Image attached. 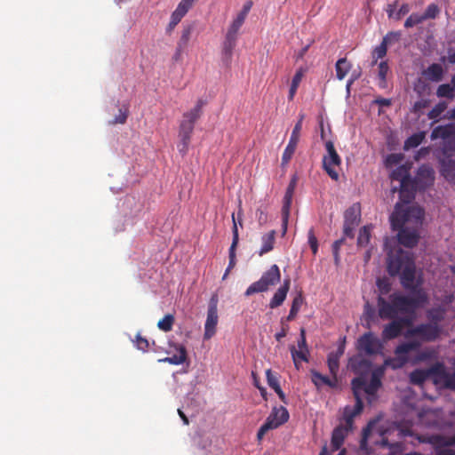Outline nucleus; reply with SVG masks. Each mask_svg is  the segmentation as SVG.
<instances>
[{
    "instance_id": "nucleus-1",
    "label": "nucleus",
    "mask_w": 455,
    "mask_h": 455,
    "mask_svg": "<svg viewBox=\"0 0 455 455\" xmlns=\"http://www.w3.org/2000/svg\"><path fill=\"white\" fill-rule=\"evenodd\" d=\"M387 268L391 276L400 275L401 284L404 289L414 290L416 267L411 253L399 250L389 254Z\"/></svg>"
},
{
    "instance_id": "nucleus-2",
    "label": "nucleus",
    "mask_w": 455,
    "mask_h": 455,
    "mask_svg": "<svg viewBox=\"0 0 455 455\" xmlns=\"http://www.w3.org/2000/svg\"><path fill=\"white\" fill-rule=\"evenodd\" d=\"M409 203H403L399 201L395 205V210L390 216L391 227L393 229L400 228L405 226L407 223H411L413 227L419 228L421 226L425 212L420 206H408L404 207V204Z\"/></svg>"
},
{
    "instance_id": "nucleus-3",
    "label": "nucleus",
    "mask_w": 455,
    "mask_h": 455,
    "mask_svg": "<svg viewBox=\"0 0 455 455\" xmlns=\"http://www.w3.org/2000/svg\"><path fill=\"white\" fill-rule=\"evenodd\" d=\"M204 105V101L203 100H198L192 109L183 114V118L179 128V138L180 141L178 145L179 151L183 156L188 151L195 124L202 116Z\"/></svg>"
},
{
    "instance_id": "nucleus-4",
    "label": "nucleus",
    "mask_w": 455,
    "mask_h": 455,
    "mask_svg": "<svg viewBox=\"0 0 455 455\" xmlns=\"http://www.w3.org/2000/svg\"><path fill=\"white\" fill-rule=\"evenodd\" d=\"M413 296H404L397 293H393L389 296L390 300L394 303L396 314L401 313H414V311L427 302V297L422 290H414Z\"/></svg>"
},
{
    "instance_id": "nucleus-5",
    "label": "nucleus",
    "mask_w": 455,
    "mask_h": 455,
    "mask_svg": "<svg viewBox=\"0 0 455 455\" xmlns=\"http://www.w3.org/2000/svg\"><path fill=\"white\" fill-rule=\"evenodd\" d=\"M411 165V163L399 165L390 174L391 180L400 182L399 199L403 203H411L414 199V195L411 193V177L410 175Z\"/></svg>"
},
{
    "instance_id": "nucleus-6",
    "label": "nucleus",
    "mask_w": 455,
    "mask_h": 455,
    "mask_svg": "<svg viewBox=\"0 0 455 455\" xmlns=\"http://www.w3.org/2000/svg\"><path fill=\"white\" fill-rule=\"evenodd\" d=\"M383 376L382 369H376L371 372L370 380L364 376L355 378L352 380V388L355 398H360L359 394L364 392L369 395H373L381 386V378Z\"/></svg>"
},
{
    "instance_id": "nucleus-7",
    "label": "nucleus",
    "mask_w": 455,
    "mask_h": 455,
    "mask_svg": "<svg viewBox=\"0 0 455 455\" xmlns=\"http://www.w3.org/2000/svg\"><path fill=\"white\" fill-rule=\"evenodd\" d=\"M281 280L279 267L272 265L269 269L263 273L259 280L252 283L245 291L244 295L249 297L254 293L267 291L270 286L278 283Z\"/></svg>"
},
{
    "instance_id": "nucleus-8",
    "label": "nucleus",
    "mask_w": 455,
    "mask_h": 455,
    "mask_svg": "<svg viewBox=\"0 0 455 455\" xmlns=\"http://www.w3.org/2000/svg\"><path fill=\"white\" fill-rule=\"evenodd\" d=\"M420 347L418 339L403 342L395 348V357L386 359L384 364L393 370L403 368L409 362L408 354L419 350Z\"/></svg>"
},
{
    "instance_id": "nucleus-9",
    "label": "nucleus",
    "mask_w": 455,
    "mask_h": 455,
    "mask_svg": "<svg viewBox=\"0 0 455 455\" xmlns=\"http://www.w3.org/2000/svg\"><path fill=\"white\" fill-rule=\"evenodd\" d=\"M442 328L436 323H420L416 326L409 328L404 337L409 339L418 337L419 342H433L435 341L441 335Z\"/></svg>"
},
{
    "instance_id": "nucleus-10",
    "label": "nucleus",
    "mask_w": 455,
    "mask_h": 455,
    "mask_svg": "<svg viewBox=\"0 0 455 455\" xmlns=\"http://www.w3.org/2000/svg\"><path fill=\"white\" fill-rule=\"evenodd\" d=\"M289 419L288 411L283 407H274L265 422L257 433V440L261 442L264 435L270 430L275 429L287 422Z\"/></svg>"
},
{
    "instance_id": "nucleus-11",
    "label": "nucleus",
    "mask_w": 455,
    "mask_h": 455,
    "mask_svg": "<svg viewBox=\"0 0 455 455\" xmlns=\"http://www.w3.org/2000/svg\"><path fill=\"white\" fill-rule=\"evenodd\" d=\"M435 180V171L429 164H422L419 167L414 178H411V193L425 190L432 186Z\"/></svg>"
},
{
    "instance_id": "nucleus-12",
    "label": "nucleus",
    "mask_w": 455,
    "mask_h": 455,
    "mask_svg": "<svg viewBox=\"0 0 455 455\" xmlns=\"http://www.w3.org/2000/svg\"><path fill=\"white\" fill-rule=\"evenodd\" d=\"M218 302V296L213 294L211 297L208 304L207 317L204 323V339H212L216 333V327L219 321Z\"/></svg>"
},
{
    "instance_id": "nucleus-13",
    "label": "nucleus",
    "mask_w": 455,
    "mask_h": 455,
    "mask_svg": "<svg viewBox=\"0 0 455 455\" xmlns=\"http://www.w3.org/2000/svg\"><path fill=\"white\" fill-rule=\"evenodd\" d=\"M325 148L327 155L323 158V167L327 174L333 180H339V173L334 170V166H339L341 158L337 153L332 141L328 140L325 142Z\"/></svg>"
},
{
    "instance_id": "nucleus-14",
    "label": "nucleus",
    "mask_w": 455,
    "mask_h": 455,
    "mask_svg": "<svg viewBox=\"0 0 455 455\" xmlns=\"http://www.w3.org/2000/svg\"><path fill=\"white\" fill-rule=\"evenodd\" d=\"M240 28V26L232 22L225 36V39L222 43L221 53L222 60L226 65H229L231 62L233 51L236 45L238 32Z\"/></svg>"
},
{
    "instance_id": "nucleus-15",
    "label": "nucleus",
    "mask_w": 455,
    "mask_h": 455,
    "mask_svg": "<svg viewBox=\"0 0 455 455\" xmlns=\"http://www.w3.org/2000/svg\"><path fill=\"white\" fill-rule=\"evenodd\" d=\"M298 183V177L294 174L286 188L283 199V207H282V228L283 235H285L287 232L288 221L290 217V211L292 203V198L294 195L295 188Z\"/></svg>"
},
{
    "instance_id": "nucleus-16",
    "label": "nucleus",
    "mask_w": 455,
    "mask_h": 455,
    "mask_svg": "<svg viewBox=\"0 0 455 455\" xmlns=\"http://www.w3.org/2000/svg\"><path fill=\"white\" fill-rule=\"evenodd\" d=\"M358 348L365 352V354L371 355L378 354L381 348L382 344L372 332H366L358 339Z\"/></svg>"
},
{
    "instance_id": "nucleus-17",
    "label": "nucleus",
    "mask_w": 455,
    "mask_h": 455,
    "mask_svg": "<svg viewBox=\"0 0 455 455\" xmlns=\"http://www.w3.org/2000/svg\"><path fill=\"white\" fill-rule=\"evenodd\" d=\"M418 228L416 227L410 228L405 226L396 228L395 230H398L397 238L399 243L408 248L416 246L419 239Z\"/></svg>"
},
{
    "instance_id": "nucleus-18",
    "label": "nucleus",
    "mask_w": 455,
    "mask_h": 455,
    "mask_svg": "<svg viewBox=\"0 0 455 455\" xmlns=\"http://www.w3.org/2000/svg\"><path fill=\"white\" fill-rule=\"evenodd\" d=\"M232 220H233V228H232L233 239H232V243H231V246H230L229 251H228L229 262H228V266L225 271V274L222 277L223 279H225L228 276L229 271L231 269H233L236 264L235 250H236V247H237V244L239 242V234H238V228H237V222H236L234 213L232 214Z\"/></svg>"
},
{
    "instance_id": "nucleus-19",
    "label": "nucleus",
    "mask_w": 455,
    "mask_h": 455,
    "mask_svg": "<svg viewBox=\"0 0 455 455\" xmlns=\"http://www.w3.org/2000/svg\"><path fill=\"white\" fill-rule=\"evenodd\" d=\"M355 401L356 403L354 406H346L343 411L344 426L350 429H353L355 417L359 415L363 409V400Z\"/></svg>"
},
{
    "instance_id": "nucleus-20",
    "label": "nucleus",
    "mask_w": 455,
    "mask_h": 455,
    "mask_svg": "<svg viewBox=\"0 0 455 455\" xmlns=\"http://www.w3.org/2000/svg\"><path fill=\"white\" fill-rule=\"evenodd\" d=\"M352 429L343 425L336 427L331 434V445L332 451H338L344 443L345 438Z\"/></svg>"
},
{
    "instance_id": "nucleus-21",
    "label": "nucleus",
    "mask_w": 455,
    "mask_h": 455,
    "mask_svg": "<svg viewBox=\"0 0 455 455\" xmlns=\"http://www.w3.org/2000/svg\"><path fill=\"white\" fill-rule=\"evenodd\" d=\"M291 280L286 278L283 280V284L277 289L269 302V307L274 309L280 307L286 299L287 293L290 290Z\"/></svg>"
},
{
    "instance_id": "nucleus-22",
    "label": "nucleus",
    "mask_w": 455,
    "mask_h": 455,
    "mask_svg": "<svg viewBox=\"0 0 455 455\" xmlns=\"http://www.w3.org/2000/svg\"><path fill=\"white\" fill-rule=\"evenodd\" d=\"M441 173L448 181H455V156L450 157H442Z\"/></svg>"
},
{
    "instance_id": "nucleus-23",
    "label": "nucleus",
    "mask_w": 455,
    "mask_h": 455,
    "mask_svg": "<svg viewBox=\"0 0 455 455\" xmlns=\"http://www.w3.org/2000/svg\"><path fill=\"white\" fill-rule=\"evenodd\" d=\"M377 303L379 307V315L381 319H394L396 317V310L392 301L387 302L382 296H379Z\"/></svg>"
},
{
    "instance_id": "nucleus-24",
    "label": "nucleus",
    "mask_w": 455,
    "mask_h": 455,
    "mask_svg": "<svg viewBox=\"0 0 455 455\" xmlns=\"http://www.w3.org/2000/svg\"><path fill=\"white\" fill-rule=\"evenodd\" d=\"M361 220V205L359 203L353 204L344 213V223L358 225Z\"/></svg>"
},
{
    "instance_id": "nucleus-25",
    "label": "nucleus",
    "mask_w": 455,
    "mask_h": 455,
    "mask_svg": "<svg viewBox=\"0 0 455 455\" xmlns=\"http://www.w3.org/2000/svg\"><path fill=\"white\" fill-rule=\"evenodd\" d=\"M401 333L402 327L394 318L392 322L384 326L381 335L384 340H391L399 337Z\"/></svg>"
},
{
    "instance_id": "nucleus-26",
    "label": "nucleus",
    "mask_w": 455,
    "mask_h": 455,
    "mask_svg": "<svg viewBox=\"0 0 455 455\" xmlns=\"http://www.w3.org/2000/svg\"><path fill=\"white\" fill-rule=\"evenodd\" d=\"M311 379L314 384L317 387L328 386L330 387H335L338 384V379L335 376H324L318 371H313L311 373Z\"/></svg>"
},
{
    "instance_id": "nucleus-27",
    "label": "nucleus",
    "mask_w": 455,
    "mask_h": 455,
    "mask_svg": "<svg viewBox=\"0 0 455 455\" xmlns=\"http://www.w3.org/2000/svg\"><path fill=\"white\" fill-rule=\"evenodd\" d=\"M455 134V127L452 124L439 125L435 127L431 132V139H442L443 141L449 140Z\"/></svg>"
},
{
    "instance_id": "nucleus-28",
    "label": "nucleus",
    "mask_w": 455,
    "mask_h": 455,
    "mask_svg": "<svg viewBox=\"0 0 455 455\" xmlns=\"http://www.w3.org/2000/svg\"><path fill=\"white\" fill-rule=\"evenodd\" d=\"M187 405H183L182 408L178 409V413L185 425L189 424L188 416H195L197 411L196 400H187Z\"/></svg>"
},
{
    "instance_id": "nucleus-29",
    "label": "nucleus",
    "mask_w": 455,
    "mask_h": 455,
    "mask_svg": "<svg viewBox=\"0 0 455 455\" xmlns=\"http://www.w3.org/2000/svg\"><path fill=\"white\" fill-rule=\"evenodd\" d=\"M178 354L172 356L160 359L159 362L169 363L171 364L179 365L183 363L187 359V349L183 345L175 346Z\"/></svg>"
},
{
    "instance_id": "nucleus-30",
    "label": "nucleus",
    "mask_w": 455,
    "mask_h": 455,
    "mask_svg": "<svg viewBox=\"0 0 455 455\" xmlns=\"http://www.w3.org/2000/svg\"><path fill=\"white\" fill-rule=\"evenodd\" d=\"M424 75L430 81L439 82L443 76V67L438 63H433L424 71Z\"/></svg>"
},
{
    "instance_id": "nucleus-31",
    "label": "nucleus",
    "mask_w": 455,
    "mask_h": 455,
    "mask_svg": "<svg viewBox=\"0 0 455 455\" xmlns=\"http://www.w3.org/2000/svg\"><path fill=\"white\" fill-rule=\"evenodd\" d=\"M262 246L259 251V255L262 256L269 251H271L274 248L275 240V231L271 230L268 233L265 234L262 237Z\"/></svg>"
},
{
    "instance_id": "nucleus-32",
    "label": "nucleus",
    "mask_w": 455,
    "mask_h": 455,
    "mask_svg": "<svg viewBox=\"0 0 455 455\" xmlns=\"http://www.w3.org/2000/svg\"><path fill=\"white\" fill-rule=\"evenodd\" d=\"M352 68V64L347 58H340L335 64L336 77L339 80H343Z\"/></svg>"
},
{
    "instance_id": "nucleus-33",
    "label": "nucleus",
    "mask_w": 455,
    "mask_h": 455,
    "mask_svg": "<svg viewBox=\"0 0 455 455\" xmlns=\"http://www.w3.org/2000/svg\"><path fill=\"white\" fill-rule=\"evenodd\" d=\"M266 376L268 386L275 390L279 398H284V394L279 385L278 375L268 369L266 371Z\"/></svg>"
},
{
    "instance_id": "nucleus-34",
    "label": "nucleus",
    "mask_w": 455,
    "mask_h": 455,
    "mask_svg": "<svg viewBox=\"0 0 455 455\" xmlns=\"http://www.w3.org/2000/svg\"><path fill=\"white\" fill-rule=\"evenodd\" d=\"M194 25H187L183 28L180 38L178 42V53L182 52L183 50L188 46L190 40L192 32L194 30Z\"/></svg>"
},
{
    "instance_id": "nucleus-35",
    "label": "nucleus",
    "mask_w": 455,
    "mask_h": 455,
    "mask_svg": "<svg viewBox=\"0 0 455 455\" xmlns=\"http://www.w3.org/2000/svg\"><path fill=\"white\" fill-rule=\"evenodd\" d=\"M304 74H305V69L303 68H299L295 75L293 76L292 77V80H291V86H290V90H289V95H288V99L289 100H292L296 92H297V90H298V87L304 76Z\"/></svg>"
},
{
    "instance_id": "nucleus-36",
    "label": "nucleus",
    "mask_w": 455,
    "mask_h": 455,
    "mask_svg": "<svg viewBox=\"0 0 455 455\" xmlns=\"http://www.w3.org/2000/svg\"><path fill=\"white\" fill-rule=\"evenodd\" d=\"M426 132H419L411 135L405 141L403 148L408 150L410 148H417L425 140Z\"/></svg>"
},
{
    "instance_id": "nucleus-37",
    "label": "nucleus",
    "mask_w": 455,
    "mask_h": 455,
    "mask_svg": "<svg viewBox=\"0 0 455 455\" xmlns=\"http://www.w3.org/2000/svg\"><path fill=\"white\" fill-rule=\"evenodd\" d=\"M303 303L304 298L302 292L299 291L292 300L291 307L287 316V321H292L295 319Z\"/></svg>"
},
{
    "instance_id": "nucleus-38",
    "label": "nucleus",
    "mask_w": 455,
    "mask_h": 455,
    "mask_svg": "<svg viewBox=\"0 0 455 455\" xmlns=\"http://www.w3.org/2000/svg\"><path fill=\"white\" fill-rule=\"evenodd\" d=\"M290 350L294 365L297 369L299 367V361L308 362V349H296L294 346H291Z\"/></svg>"
},
{
    "instance_id": "nucleus-39",
    "label": "nucleus",
    "mask_w": 455,
    "mask_h": 455,
    "mask_svg": "<svg viewBox=\"0 0 455 455\" xmlns=\"http://www.w3.org/2000/svg\"><path fill=\"white\" fill-rule=\"evenodd\" d=\"M426 370L427 371L428 378L430 376H438V377L442 378L443 381L446 379V375L449 374V372H447L445 371L444 364L440 362L435 363V364H433L432 366H430L429 368H427Z\"/></svg>"
},
{
    "instance_id": "nucleus-40",
    "label": "nucleus",
    "mask_w": 455,
    "mask_h": 455,
    "mask_svg": "<svg viewBox=\"0 0 455 455\" xmlns=\"http://www.w3.org/2000/svg\"><path fill=\"white\" fill-rule=\"evenodd\" d=\"M350 366L354 371L359 372L368 370L371 367V363L366 359L356 356L350 359Z\"/></svg>"
},
{
    "instance_id": "nucleus-41",
    "label": "nucleus",
    "mask_w": 455,
    "mask_h": 455,
    "mask_svg": "<svg viewBox=\"0 0 455 455\" xmlns=\"http://www.w3.org/2000/svg\"><path fill=\"white\" fill-rule=\"evenodd\" d=\"M387 46L388 45L385 42L382 41L379 45L376 46L373 49V51L371 52V57H372L371 66L376 65L378 63L379 59H382L387 55Z\"/></svg>"
},
{
    "instance_id": "nucleus-42",
    "label": "nucleus",
    "mask_w": 455,
    "mask_h": 455,
    "mask_svg": "<svg viewBox=\"0 0 455 455\" xmlns=\"http://www.w3.org/2000/svg\"><path fill=\"white\" fill-rule=\"evenodd\" d=\"M297 146H298L297 143L289 140V142L283 153V156H282V164H281L283 167L289 164V162L291 161V159L292 158V156L295 153Z\"/></svg>"
},
{
    "instance_id": "nucleus-43",
    "label": "nucleus",
    "mask_w": 455,
    "mask_h": 455,
    "mask_svg": "<svg viewBox=\"0 0 455 455\" xmlns=\"http://www.w3.org/2000/svg\"><path fill=\"white\" fill-rule=\"evenodd\" d=\"M442 151L443 157L455 156V133L449 140L443 142Z\"/></svg>"
},
{
    "instance_id": "nucleus-44",
    "label": "nucleus",
    "mask_w": 455,
    "mask_h": 455,
    "mask_svg": "<svg viewBox=\"0 0 455 455\" xmlns=\"http://www.w3.org/2000/svg\"><path fill=\"white\" fill-rule=\"evenodd\" d=\"M427 379L428 375L426 369L414 370L410 375L411 382L416 385L422 384Z\"/></svg>"
},
{
    "instance_id": "nucleus-45",
    "label": "nucleus",
    "mask_w": 455,
    "mask_h": 455,
    "mask_svg": "<svg viewBox=\"0 0 455 455\" xmlns=\"http://www.w3.org/2000/svg\"><path fill=\"white\" fill-rule=\"evenodd\" d=\"M174 321V315L172 314H167L164 316V318L159 320L157 323V327L164 332L170 331L172 329Z\"/></svg>"
},
{
    "instance_id": "nucleus-46",
    "label": "nucleus",
    "mask_w": 455,
    "mask_h": 455,
    "mask_svg": "<svg viewBox=\"0 0 455 455\" xmlns=\"http://www.w3.org/2000/svg\"><path fill=\"white\" fill-rule=\"evenodd\" d=\"M371 239V227L363 226L359 230V235L357 237V244L358 246H366Z\"/></svg>"
},
{
    "instance_id": "nucleus-47",
    "label": "nucleus",
    "mask_w": 455,
    "mask_h": 455,
    "mask_svg": "<svg viewBox=\"0 0 455 455\" xmlns=\"http://www.w3.org/2000/svg\"><path fill=\"white\" fill-rule=\"evenodd\" d=\"M327 364L331 375L337 377L339 369V358L330 353L327 357Z\"/></svg>"
},
{
    "instance_id": "nucleus-48",
    "label": "nucleus",
    "mask_w": 455,
    "mask_h": 455,
    "mask_svg": "<svg viewBox=\"0 0 455 455\" xmlns=\"http://www.w3.org/2000/svg\"><path fill=\"white\" fill-rule=\"evenodd\" d=\"M453 88L449 84H443L438 86L436 95L440 98L453 99L454 92Z\"/></svg>"
},
{
    "instance_id": "nucleus-49",
    "label": "nucleus",
    "mask_w": 455,
    "mask_h": 455,
    "mask_svg": "<svg viewBox=\"0 0 455 455\" xmlns=\"http://www.w3.org/2000/svg\"><path fill=\"white\" fill-rule=\"evenodd\" d=\"M447 108V104L445 102L437 103L427 114V117L431 120L437 119L442 113Z\"/></svg>"
},
{
    "instance_id": "nucleus-50",
    "label": "nucleus",
    "mask_w": 455,
    "mask_h": 455,
    "mask_svg": "<svg viewBox=\"0 0 455 455\" xmlns=\"http://www.w3.org/2000/svg\"><path fill=\"white\" fill-rule=\"evenodd\" d=\"M425 20L424 15L419 13H411L405 20L404 27L406 28H412Z\"/></svg>"
},
{
    "instance_id": "nucleus-51",
    "label": "nucleus",
    "mask_w": 455,
    "mask_h": 455,
    "mask_svg": "<svg viewBox=\"0 0 455 455\" xmlns=\"http://www.w3.org/2000/svg\"><path fill=\"white\" fill-rule=\"evenodd\" d=\"M303 119H304V115H300L299 121L293 127V130L291 132V137L289 140L290 141L295 142L297 144L299 143V137H300V132L302 129Z\"/></svg>"
},
{
    "instance_id": "nucleus-52",
    "label": "nucleus",
    "mask_w": 455,
    "mask_h": 455,
    "mask_svg": "<svg viewBox=\"0 0 455 455\" xmlns=\"http://www.w3.org/2000/svg\"><path fill=\"white\" fill-rule=\"evenodd\" d=\"M251 5H252L251 2L246 3L243 5V8L242 12L240 13H238L236 18L233 20V23L242 27L243 22H244V20H245V18H246V16L248 14L249 11L251 8Z\"/></svg>"
},
{
    "instance_id": "nucleus-53",
    "label": "nucleus",
    "mask_w": 455,
    "mask_h": 455,
    "mask_svg": "<svg viewBox=\"0 0 455 455\" xmlns=\"http://www.w3.org/2000/svg\"><path fill=\"white\" fill-rule=\"evenodd\" d=\"M389 70V67H388V64H387V60H382L379 62V72H378V76L381 82V86L384 87L385 86V83H386V79H387V72Z\"/></svg>"
},
{
    "instance_id": "nucleus-54",
    "label": "nucleus",
    "mask_w": 455,
    "mask_h": 455,
    "mask_svg": "<svg viewBox=\"0 0 455 455\" xmlns=\"http://www.w3.org/2000/svg\"><path fill=\"white\" fill-rule=\"evenodd\" d=\"M440 13V8L436 4H430L423 13L425 20L435 19Z\"/></svg>"
},
{
    "instance_id": "nucleus-55",
    "label": "nucleus",
    "mask_w": 455,
    "mask_h": 455,
    "mask_svg": "<svg viewBox=\"0 0 455 455\" xmlns=\"http://www.w3.org/2000/svg\"><path fill=\"white\" fill-rule=\"evenodd\" d=\"M307 239L309 246L312 250L314 255H315L318 251V241L315 235L314 229L310 228L307 233Z\"/></svg>"
},
{
    "instance_id": "nucleus-56",
    "label": "nucleus",
    "mask_w": 455,
    "mask_h": 455,
    "mask_svg": "<svg viewBox=\"0 0 455 455\" xmlns=\"http://www.w3.org/2000/svg\"><path fill=\"white\" fill-rule=\"evenodd\" d=\"M402 34L400 31L388 32L382 39L387 45L398 42L401 39Z\"/></svg>"
},
{
    "instance_id": "nucleus-57",
    "label": "nucleus",
    "mask_w": 455,
    "mask_h": 455,
    "mask_svg": "<svg viewBox=\"0 0 455 455\" xmlns=\"http://www.w3.org/2000/svg\"><path fill=\"white\" fill-rule=\"evenodd\" d=\"M377 286H378L379 291L381 292V294H383V295L387 294L391 290V284L385 278H383V279L379 278L377 280Z\"/></svg>"
},
{
    "instance_id": "nucleus-58",
    "label": "nucleus",
    "mask_w": 455,
    "mask_h": 455,
    "mask_svg": "<svg viewBox=\"0 0 455 455\" xmlns=\"http://www.w3.org/2000/svg\"><path fill=\"white\" fill-rule=\"evenodd\" d=\"M435 356V351L433 349H425L420 351L417 355V360L419 362H424L429 359H432Z\"/></svg>"
},
{
    "instance_id": "nucleus-59",
    "label": "nucleus",
    "mask_w": 455,
    "mask_h": 455,
    "mask_svg": "<svg viewBox=\"0 0 455 455\" xmlns=\"http://www.w3.org/2000/svg\"><path fill=\"white\" fill-rule=\"evenodd\" d=\"M428 318L431 320L430 323H436L439 324V323L443 320L444 314L441 310H433L429 313Z\"/></svg>"
},
{
    "instance_id": "nucleus-60",
    "label": "nucleus",
    "mask_w": 455,
    "mask_h": 455,
    "mask_svg": "<svg viewBox=\"0 0 455 455\" xmlns=\"http://www.w3.org/2000/svg\"><path fill=\"white\" fill-rule=\"evenodd\" d=\"M193 5L188 4V2L181 0L175 9L176 12L180 13L182 16H185L188 12L192 8Z\"/></svg>"
},
{
    "instance_id": "nucleus-61",
    "label": "nucleus",
    "mask_w": 455,
    "mask_h": 455,
    "mask_svg": "<svg viewBox=\"0 0 455 455\" xmlns=\"http://www.w3.org/2000/svg\"><path fill=\"white\" fill-rule=\"evenodd\" d=\"M345 238L342 237L339 240H336L332 244V252L334 256L335 262L338 263L339 261V251L341 247V245L344 243Z\"/></svg>"
},
{
    "instance_id": "nucleus-62",
    "label": "nucleus",
    "mask_w": 455,
    "mask_h": 455,
    "mask_svg": "<svg viewBox=\"0 0 455 455\" xmlns=\"http://www.w3.org/2000/svg\"><path fill=\"white\" fill-rule=\"evenodd\" d=\"M431 148L430 147H423L414 156V159L416 161H419L425 157H427L430 154Z\"/></svg>"
},
{
    "instance_id": "nucleus-63",
    "label": "nucleus",
    "mask_w": 455,
    "mask_h": 455,
    "mask_svg": "<svg viewBox=\"0 0 455 455\" xmlns=\"http://www.w3.org/2000/svg\"><path fill=\"white\" fill-rule=\"evenodd\" d=\"M411 8L408 4H403L399 10L395 14V19L399 20L401 18L409 13Z\"/></svg>"
},
{
    "instance_id": "nucleus-64",
    "label": "nucleus",
    "mask_w": 455,
    "mask_h": 455,
    "mask_svg": "<svg viewBox=\"0 0 455 455\" xmlns=\"http://www.w3.org/2000/svg\"><path fill=\"white\" fill-rule=\"evenodd\" d=\"M443 384L447 388L455 390V371L446 375Z\"/></svg>"
}]
</instances>
